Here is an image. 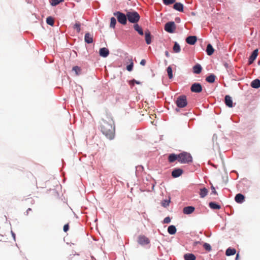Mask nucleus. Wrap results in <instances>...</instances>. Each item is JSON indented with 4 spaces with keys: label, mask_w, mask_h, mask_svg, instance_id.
I'll list each match as a JSON object with an SVG mask.
<instances>
[{
    "label": "nucleus",
    "mask_w": 260,
    "mask_h": 260,
    "mask_svg": "<svg viewBox=\"0 0 260 260\" xmlns=\"http://www.w3.org/2000/svg\"><path fill=\"white\" fill-rule=\"evenodd\" d=\"M190 90L193 92L199 93L202 91V87L200 83H194L191 85Z\"/></svg>",
    "instance_id": "obj_8"
},
{
    "label": "nucleus",
    "mask_w": 260,
    "mask_h": 260,
    "mask_svg": "<svg viewBox=\"0 0 260 260\" xmlns=\"http://www.w3.org/2000/svg\"><path fill=\"white\" fill-rule=\"evenodd\" d=\"M134 63L133 60H131V63L126 67V69L128 71H132L133 68Z\"/></svg>",
    "instance_id": "obj_39"
},
{
    "label": "nucleus",
    "mask_w": 260,
    "mask_h": 260,
    "mask_svg": "<svg viewBox=\"0 0 260 260\" xmlns=\"http://www.w3.org/2000/svg\"><path fill=\"white\" fill-rule=\"evenodd\" d=\"M225 104L228 107H229L230 108H232L233 107V101H232V98L230 95H225Z\"/></svg>",
    "instance_id": "obj_16"
},
{
    "label": "nucleus",
    "mask_w": 260,
    "mask_h": 260,
    "mask_svg": "<svg viewBox=\"0 0 260 260\" xmlns=\"http://www.w3.org/2000/svg\"><path fill=\"white\" fill-rule=\"evenodd\" d=\"M85 42L88 44H90L93 42V36L89 32H87L85 35L84 37Z\"/></svg>",
    "instance_id": "obj_17"
},
{
    "label": "nucleus",
    "mask_w": 260,
    "mask_h": 260,
    "mask_svg": "<svg viewBox=\"0 0 260 260\" xmlns=\"http://www.w3.org/2000/svg\"><path fill=\"white\" fill-rule=\"evenodd\" d=\"M101 131L102 133L109 139L112 140L114 137L115 127L114 121L112 117L106 115L101 122Z\"/></svg>",
    "instance_id": "obj_1"
},
{
    "label": "nucleus",
    "mask_w": 260,
    "mask_h": 260,
    "mask_svg": "<svg viewBox=\"0 0 260 260\" xmlns=\"http://www.w3.org/2000/svg\"><path fill=\"white\" fill-rule=\"evenodd\" d=\"M175 29L176 25L173 21L168 22L165 25V30L168 32L173 33Z\"/></svg>",
    "instance_id": "obj_6"
},
{
    "label": "nucleus",
    "mask_w": 260,
    "mask_h": 260,
    "mask_svg": "<svg viewBox=\"0 0 260 260\" xmlns=\"http://www.w3.org/2000/svg\"><path fill=\"white\" fill-rule=\"evenodd\" d=\"M126 16L128 20L133 23H137L140 18L138 13L136 11L128 12L126 13Z\"/></svg>",
    "instance_id": "obj_3"
},
{
    "label": "nucleus",
    "mask_w": 260,
    "mask_h": 260,
    "mask_svg": "<svg viewBox=\"0 0 260 260\" xmlns=\"http://www.w3.org/2000/svg\"><path fill=\"white\" fill-rule=\"evenodd\" d=\"M258 55V51L257 50H254L251 55L249 57L248 60L249 64H250L253 63L254 60L256 59L257 56Z\"/></svg>",
    "instance_id": "obj_10"
},
{
    "label": "nucleus",
    "mask_w": 260,
    "mask_h": 260,
    "mask_svg": "<svg viewBox=\"0 0 260 260\" xmlns=\"http://www.w3.org/2000/svg\"><path fill=\"white\" fill-rule=\"evenodd\" d=\"M183 173V170L180 168L175 169L172 172V176L174 178H177L180 176Z\"/></svg>",
    "instance_id": "obj_9"
},
{
    "label": "nucleus",
    "mask_w": 260,
    "mask_h": 260,
    "mask_svg": "<svg viewBox=\"0 0 260 260\" xmlns=\"http://www.w3.org/2000/svg\"><path fill=\"white\" fill-rule=\"evenodd\" d=\"M163 3L166 5H169L174 4L176 0H162Z\"/></svg>",
    "instance_id": "obj_38"
},
{
    "label": "nucleus",
    "mask_w": 260,
    "mask_h": 260,
    "mask_svg": "<svg viewBox=\"0 0 260 260\" xmlns=\"http://www.w3.org/2000/svg\"><path fill=\"white\" fill-rule=\"evenodd\" d=\"M99 54L100 56L103 57H106L109 54V51L106 48H102L100 49Z\"/></svg>",
    "instance_id": "obj_11"
},
{
    "label": "nucleus",
    "mask_w": 260,
    "mask_h": 260,
    "mask_svg": "<svg viewBox=\"0 0 260 260\" xmlns=\"http://www.w3.org/2000/svg\"><path fill=\"white\" fill-rule=\"evenodd\" d=\"M80 25L81 24L79 22H76L74 25V28L76 29V31L78 33L80 32L81 30Z\"/></svg>",
    "instance_id": "obj_34"
},
{
    "label": "nucleus",
    "mask_w": 260,
    "mask_h": 260,
    "mask_svg": "<svg viewBox=\"0 0 260 260\" xmlns=\"http://www.w3.org/2000/svg\"><path fill=\"white\" fill-rule=\"evenodd\" d=\"M168 232L171 235H174L176 233V229L174 225H170L168 228Z\"/></svg>",
    "instance_id": "obj_27"
},
{
    "label": "nucleus",
    "mask_w": 260,
    "mask_h": 260,
    "mask_svg": "<svg viewBox=\"0 0 260 260\" xmlns=\"http://www.w3.org/2000/svg\"><path fill=\"white\" fill-rule=\"evenodd\" d=\"M138 242L141 245H144L149 244L150 240L145 236L140 235L138 238Z\"/></svg>",
    "instance_id": "obj_7"
},
{
    "label": "nucleus",
    "mask_w": 260,
    "mask_h": 260,
    "mask_svg": "<svg viewBox=\"0 0 260 260\" xmlns=\"http://www.w3.org/2000/svg\"><path fill=\"white\" fill-rule=\"evenodd\" d=\"M202 70L201 66L199 64H197L193 67V72L194 74H200Z\"/></svg>",
    "instance_id": "obj_19"
},
{
    "label": "nucleus",
    "mask_w": 260,
    "mask_h": 260,
    "mask_svg": "<svg viewBox=\"0 0 260 260\" xmlns=\"http://www.w3.org/2000/svg\"><path fill=\"white\" fill-rule=\"evenodd\" d=\"M209 206L212 209H220L221 208V206L219 205L214 202H210Z\"/></svg>",
    "instance_id": "obj_28"
},
{
    "label": "nucleus",
    "mask_w": 260,
    "mask_h": 260,
    "mask_svg": "<svg viewBox=\"0 0 260 260\" xmlns=\"http://www.w3.org/2000/svg\"><path fill=\"white\" fill-rule=\"evenodd\" d=\"M176 104L180 108L185 107L187 104L186 96L184 95L178 96L176 101Z\"/></svg>",
    "instance_id": "obj_4"
},
{
    "label": "nucleus",
    "mask_w": 260,
    "mask_h": 260,
    "mask_svg": "<svg viewBox=\"0 0 260 260\" xmlns=\"http://www.w3.org/2000/svg\"><path fill=\"white\" fill-rule=\"evenodd\" d=\"M236 253V250L235 248H228L225 251V254L227 256L233 255Z\"/></svg>",
    "instance_id": "obj_22"
},
{
    "label": "nucleus",
    "mask_w": 260,
    "mask_h": 260,
    "mask_svg": "<svg viewBox=\"0 0 260 260\" xmlns=\"http://www.w3.org/2000/svg\"><path fill=\"white\" fill-rule=\"evenodd\" d=\"M178 161L181 164H189L192 162V157L189 153L182 152L178 154Z\"/></svg>",
    "instance_id": "obj_2"
},
{
    "label": "nucleus",
    "mask_w": 260,
    "mask_h": 260,
    "mask_svg": "<svg viewBox=\"0 0 260 260\" xmlns=\"http://www.w3.org/2000/svg\"><path fill=\"white\" fill-rule=\"evenodd\" d=\"M197 41V38L196 36H189L186 38V42L190 45H194Z\"/></svg>",
    "instance_id": "obj_13"
},
{
    "label": "nucleus",
    "mask_w": 260,
    "mask_h": 260,
    "mask_svg": "<svg viewBox=\"0 0 260 260\" xmlns=\"http://www.w3.org/2000/svg\"><path fill=\"white\" fill-rule=\"evenodd\" d=\"M211 190H212V193H213V194H217V192H216V191L215 190V187L213 186H212L211 187Z\"/></svg>",
    "instance_id": "obj_43"
},
{
    "label": "nucleus",
    "mask_w": 260,
    "mask_h": 260,
    "mask_svg": "<svg viewBox=\"0 0 260 260\" xmlns=\"http://www.w3.org/2000/svg\"><path fill=\"white\" fill-rule=\"evenodd\" d=\"M64 0H51V5L53 6H55L61 2H63Z\"/></svg>",
    "instance_id": "obj_35"
},
{
    "label": "nucleus",
    "mask_w": 260,
    "mask_h": 260,
    "mask_svg": "<svg viewBox=\"0 0 260 260\" xmlns=\"http://www.w3.org/2000/svg\"><path fill=\"white\" fill-rule=\"evenodd\" d=\"M196 258L195 255L192 253H187L184 255L185 260H195Z\"/></svg>",
    "instance_id": "obj_25"
},
{
    "label": "nucleus",
    "mask_w": 260,
    "mask_h": 260,
    "mask_svg": "<svg viewBox=\"0 0 260 260\" xmlns=\"http://www.w3.org/2000/svg\"><path fill=\"white\" fill-rule=\"evenodd\" d=\"M46 22L48 25L53 26L54 23V19L51 17H48L46 19Z\"/></svg>",
    "instance_id": "obj_31"
},
{
    "label": "nucleus",
    "mask_w": 260,
    "mask_h": 260,
    "mask_svg": "<svg viewBox=\"0 0 260 260\" xmlns=\"http://www.w3.org/2000/svg\"><path fill=\"white\" fill-rule=\"evenodd\" d=\"M203 247L208 251H210L212 249L211 246L208 243H205L203 245Z\"/></svg>",
    "instance_id": "obj_37"
},
{
    "label": "nucleus",
    "mask_w": 260,
    "mask_h": 260,
    "mask_svg": "<svg viewBox=\"0 0 260 260\" xmlns=\"http://www.w3.org/2000/svg\"><path fill=\"white\" fill-rule=\"evenodd\" d=\"M173 8L179 12L183 11V5L180 3H176L173 6Z\"/></svg>",
    "instance_id": "obj_18"
},
{
    "label": "nucleus",
    "mask_w": 260,
    "mask_h": 260,
    "mask_svg": "<svg viewBox=\"0 0 260 260\" xmlns=\"http://www.w3.org/2000/svg\"><path fill=\"white\" fill-rule=\"evenodd\" d=\"M215 76L213 74L210 75V76H208L206 80L209 82V83H213L215 81Z\"/></svg>",
    "instance_id": "obj_29"
},
{
    "label": "nucleus",
    "mask_w": 260,
    "mask_h": 260,
    "mask_svg": "<svg viewBox=\"0 0 260 260\" xmlns=\"http://www.w3.org/2000/svg\"><path fill=\"white\" fill-rule=\"evenodd\" d=\"M239 253H237V255H236V257L235 258V260H238L239 259Z\"/></svg>",
    "instance_id": "obj_47"
},
{
    "label": "nucleus",
    "mask_w": 260,
    "mask_h": 260,
    "mask_svg": "<svg viewBox=\"0 0 260 260\" xmlns=\"http://www.w3.org/2000/svg\"><path fill=\"white\" fill-rule=\"evenodd\" d=\"M214 49L213 48L212 46L210 44H209L207 45V49H206V52H207V54L208 55H211L214 53Z\"/></svg>",
    "instance_id": "obj_23"
},
{
    "label": "nucleus",
    "mask_w": 260,
    "mask_h": 260,
    "mask_svg": "<svg viewBox=\"0 0 260 260\" xmlns=\"http://www.w3.org/2000/svg\"><path fill=\"white\" fill-rule=\"evenodd\" d=\"M69 229V224H66L63 226V231L65 232H67Z\"/></svg>",
    "instance_id": "obj_42"
},
{
    "label": "nucleus",
    "mask_w": 260,
    "mask_h": 260,
    "mask_svg": "<svg viewBox=\"0 0 260 260\" xmlns=\"http://www.w3.org/2000/svg\"><path fill=\"white\" fill-rule=\"evenodd\" d=\"M165 54L167 57L169 56V52L168 51H166Z\"/></svg>",
    "instance_id": "obj_48"
},
{
    "label": "nucleus",
    "mask_w": 260,
    "mask_h": 260,
    "mask_svg": "<svg viewBox=\"0 0 260 260\" xmlns=\"http://www.w3.org/2000/svg\"><path fill=\"white\" fill-rule=\"evenodd\" d=\"M134 28L136 31H137L140 35H143V31L141 27H140L138 24H135L134 25Z\"/></svg>",
    "instance_id": "obj_26"
},
{
    "label": "nucleus",
    "mask_w": 260,
    "mask_h": 260,
    "mask_svg": "<svg viewBox=\"0 0 260 260\" xmlns=\"http://www.w3.org/2000/svg\"><path fill=\"white\" fill-rule=\"evenodd\" d=\"M178 154H175L174 153L171 154L169 155L168 157V160L170 162H173L175 161L176 160L178 161Z\"/></svg>",
    "instance_id": "obj_20"
},
{
    "label": "nucleus",
    "mask_w": 260,
    "mask_h": 260,
    "mask_svg": "<svg viewBox=\"0 0 260 260\" xmlns=\"http://www.w3.org/2000/svg\"><path fill=\"white\" fill-rule=\"evenodd\" d=\"M171 221V218L170 217H166L164 220V223H169Z\"/></svg>",
    "instance_id": "obj_41"
},
{
    "label": "nucleus",
    "mask_w": 260,
    "mask_h": 260,
    "mask_svg": "<svg viewBox=\"0 0 260 260\" xmlns=\"http://www.w3.org/2000/svg\"><path fill=\"white\" fill-rule=\"evenodd\" d=\"M31 211V208H29L27 210V211H26L27 215H28V214L29 212V211Z\"/></svg>",
    "instance_id": "obj_46"
},
{
    "label": "nucleus",
    "mask_w": 260,
    "mask_h": 260,
    "mask_svg": "<svg viewBox=\"0 0 260 260\" xmlns=\"http://www.w3.org/2000/svg\"><path fill=\"white\" fill-rule=\"evenodd\" d=\"M208 193V190L206 188H203L200 189L199 194L201 198H204L207 196Z\"/></svg>",
    "instance_id": "obj_24"
},
{
    "label": "nucleus",
    "mask_w": 260,
    "mask_h": 260,
    "mask_svg": "<svg viewBox=\"0 0 260 260\" xmlns=\"http://www.w3.org/2000/svg\"><path fill=\"white\" fill-rule=\"evenodd\" d=\"M167 71L169 79H172L173 78V72L172 68L170 66L168 67L167 68Z\"/></svg>",
    "instance_id": "obj_32"
},
{
    "label": "nucleus",
    "mask_w": 260,
    "mask_h": 260,
    "mask_svg": "<svg viewBox=\"0 0 260 260\" xmlns=\"http://www.w3.org/2000/svg\"><path fill=\"white\" fill-rule=\"evenodd\" d=\"M252 87L254 88H258L260 87V80L259 79L254 80L251 83Z\"/></svg>",
    "instance_id": "obj_21"
},
{
    "label": "nucleus",
    "mask_w": 260,
    "mask_h": 260,
    "mask_svg": "<svg viewBox=\"0 0 260 260\" xmlns=\"http://www.w3.org/2000/svg\"><path fill=\"white\" fill-rule=\"evenodd\" d=\"M173 50L176 53H178L181 50L179 45L176 42L175 43V44L173 46Z\"/></svg>",
    "instance_id": "obj_30"
},
{
    "label": "nucleus",
    "mask_w": 260,
    "mask_h": 260,
    "mask_svg": "<svg viewBox=\"0 0 260 260\" xmlns=\"http://www.w3.org/2000/svg\"><path fill=\"white\" fill-rule=\"evenodd\" d=\"M114 16L117 17L118 21L122 24L125 25L126 24L127 16L126 14L125 15L120 12H116L114 13Z\"/></svg>",
    "instance_id": "obj_5"
},
{
    "label": "nucleus",
    "mask_w": 260,
    "mask_h": 260,
    "mask_svg": "<svg viewBox=\"0 0 260 260\" xmlns=\"http://www.w3.org/2000/svg\"><path fill=\"white\" fill-rule=\"evenodd\" d=\"M145 39L147 44H150L151 43V35L148 30H146L145 32Z\"/></svg>",
    "instance_id": "obj_12"
},
{
    "label": "nucleus",
    "mask_w": 260,
    "mask_h": 260,
    "mask_svg": "<svg viewBox=\"0 0 260 260\" xmlns=\"http://www.w3.org/2000/svg\"><path fill=\"white\" fill-rule=\"evenodd\" d=\"M195 210L193 206H187L183 208V212L185 214H190L194 212Z\"/></svg>",
    "instance_id": "obj_14"
},
{
    "label": "nucleus",
    "mask_w": 260,
    "mask_h": 260,
    "mask_svg": "<svg viewBox=\"0 0 260 260\" xmlns=\"http://www.w3.org/2000/svg\"><path fill=\"white\" fill-rule=\"evenodd\" d=\"M245 200V197L241 193H238L235 197V201L239 204L242 203Z\"/></svg>",
    "instance_id": "obj_15"
},
{
    "label": "nucleus",
    "mask_w": 260,
    "mask_h": 260,
    "mask_svg": "<svg viewBox=\"0 0 260 260\" xmlns=\"http://www.w3.org/2000/svg\"><path fill=\"white\" fill-rule=\"evenodd\" d=\"M140 64L142 65V66H145V64H146V60L145 59H142L141 60V62H140Z\"/></svg>",
    "instance_id": "obj_44"
},
{
    "label": "nucleus",
    "mask_w": 260,
    "mask_h": 260,
    "mask_svg": "<svg viewBox=\"0 0 260 260\" xmlns=\"http://www.w3.org/2000/svg\"><path fill=\"white\" fill-rule=\"evenodd\" d=\"M169 204V202H168L167 201H165V203H163L162 205L164 207H166V206H168Z\"/></svg>",
    "instance_id": "obj_45"
},
{
    "label": "nucleus",
    "mask_w": 260,
    "mask_h": 260,
    "mask_svg": "<svg viewBox=\"0 0 260 260\" xmlns=\"http://www.w3.org/2000/svg\"><path fill=\"white\" fill-rule=\"evenodd\" d=\"M73 70L75 72L76 75H79L80 74L81 71L80 68L78 66L74 67Z\"/></svg>",
    "instance_id": "obj_36"
},
{
    "label": "nucleus",
    "mask_w": 260,
    "mask_h": 260,
    "mask_svg": "<svg viewBox=\"0 0 260 260\" xmlns=\"http://www.w3.org/2000/svg\"><path fill=\"white\" fill-rule=\"evenodd\" d=\"M116 23V19L114 17H112L110 19V26L112 28H115Z\"/></svg>",
    "instance_id": "obj_33"
},
{
    "label": "nucleus",
    "mask_w": 260,
    "mask_h": 260,
    "mask_svg": "<svg viewBox=\"0 0 260 260\" xmlns=\"http://www.w3.org/2000/svg\"><path fill=\"white\" fill-rule=\"evenodd\" d=\"M129 83H130V84H132L133 85H134V83H136L137 84H140L141 83L139 81H138L135 79H133L129 82Z\"/></svg>",
    "instance_id": "obj_40"
}]
</instances>
